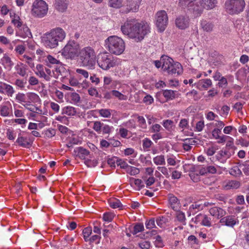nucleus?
Segmentation results:
<instances>
[{
    "label": "nucleus",
    "instance_id": "f257e3e1",
    "mask_svg": "<svg viewBox=\"0 0 249 249\" xmlns=\"http://www.w3.org/2000/svg\"><path fill=\"white\" fill-rule=\"evenodd\" d=\"M122 33L136 42L142 41L150 32V27L147 22H138L135 19H127L121 26Z\"/></svg>",
    "mask_w": 249,
    "mask_h": 249
},
{
    "label": "nucleus",
    "instance_id": "f03ea898",
    "mask_svg": "<svg viewBox=\"0 0 249 249\" xmlns=\"http://www.w3.org/2000/svg\"><path fill=\"white\" fill-rule=\"evenodd\" d=\"M216 0H179V5L183 8H187L195 16L200 15L204 9L214 8Z\"/></svg>",
    "mask_w": 249,
    "mask_h": 249
},
{
    "label": "nucleus",
    "instance_id": "7ed1b4c3",
    "mask_svg": "<svg viewBox=\"0 0 249 249\" xmlns=\"http://www.w3.org/2000/svg\"><path fill=\"white\" fill-rule=\"evenodd\" d=\"M66 35L61 28H55L45 34L42 37V41L46 47L55 48L58 45L59 42H62L65 39Z\"/></svg>",
    "mask_w": 249,
    "mask_h": 249
},
{
    "label": "nucleus",
    "instance_id": "20e7f679",
    "mask_svg": "<svg viewBox=\"0 0 249 249\" xmlns=\"http://www.w3.org/2000/svg\"><path fill=\"white\" fill-rule=\"evenodd\" d=\"M78 57L81 66L90 69L94 68L96 64V53L93 48L88 46L80 49Z\"/></svg>",
    "mask_w": 249,
    "mask_h": 249
},
{
    "label": "nucleus",
    "instance_id": "39448f33",
    "mask_svg": "<svg viewBox=\"0 0 249 249\" xmlns=\"http://www.w3.org/2000/svg\"><path fill=\"white\" fill-rule=\"evenodd\" d=\"M105 45L111 53L116 55L122 54L125 49L124 40L116 36L108 37L105 40Z\"/></svg>",
    "mask_w": 249,
    "mask_h": 249
},
{
    "label": "nucleus",
    "instance_id": "423d86ee",
    "mask_svg": "<svg viewBox=\"0 0 249 249\" xmlns=\"http://www.w3.org/2000/svg\"><path fill=\"white\" fill-rule=\"evenodd\" d=\"M161 59L163 61L162 68L163 71H166L168 74L177 76L182 73L183 68L179 62H174L172 58L167 55H162Z\"/></svg>",
    "mask_w": 249,
    "mask_h": 249
},
{
    "label": "nucleus",
    "instance_id": "0eeeda50",
    "mask_svg": "<svg viewBox=\"0 0 249 249\" xmlns=\"http://www.w3.org/2000/svg\"><path fill=\"white\" fill-rule=\"evenodd\" d=\"M79 45L74 40H70L61 50V54L66 59H73L78 55Z\"/></svg>",
    "mask_w": 249,
    "mask_h": 249
},
{
    "label": "nucleus",
    "instance_id": "6e6552de",
    "mask_svg": "<svg viewBox=\"0 0 249 249\" xmlns=\"http://www.w3.org/2000/svg\"><path fill=\"white\" fill-rule=\"evenodd\" d=\"M245 6L244 0H229L225 2L227 11L231 15L238 14L242 12Z\"/></svg>",
    "mask_w": 249,
    "mask_h": 249
},
{
    "label": "nucleus",
    "instance_id": "1a4fd4ad",
    "mask_svg": "<svg viewBox=\"0 0 249 249\" xmlns=\"http://www.w3.org/2000/svg\"><path fill=\"white\" fill-rule=\"evenodd\" d=\"M97 61L98 66L104 70H107L116 65V61L113 57L106 52L100 53Z\"/></svg>",
    "mask_w": 249,
    "mask_h": 249
},
{
    "label": "nucleus",
    "instance_id": "9d476101",
    "mask_svg": "<svg viewBox=\"0 0 249 249\" xmlns=\"http://www.w3.org/2000/svg\"><path fill=\"white\" fill-rule=\"evenodd\" d=\"M48 7L46 2L43 0H36L32 5V15L37 18H41L47 15Z\"/></svg>",
    "mask_w": 249,
    "mask_h": 249
},
{
    "label": "nucleus",
    "instance_id": "9b49d317",
    "mask_svg": "<svg viewBox=\"0 0 249 249\" xmlns=\"http://www.w3.org/2000/svg\"><path fill=\"white\" fill-rule=\"evenodd\" d=\"M156 25L160 32H163L168 22V18L166 12L164 10H160L157 12L155 15Z\"/></svg>",
    "mask_w": 249,
    "mask_h": 249
},
{
    "label": "nucleus",
    "instance_id": "f8f14e48",
    "mask_svg": "<svg viewBox=\"0 0 249 249\" xmlns=\"http://www.w3.org/2000/svg\"><path fill=\"white\" fill-rule=\"evenodd\" d=\"M92 128L98 133L102 132L103 134H109L111 129V127L109 125L105 124L100 121L94 122Z\"/></svg>",
    "mask_w": 249,
    "mask_h": 249
},
{
    "label": "nucleus",
    "instance_id": "ddd939ff",
    "mask_svg": "<svg viewBox=\"0 0 249 249\" xmlns=\"http://www.w3.org/2000/svg\"><path fill=\"white\" fill-rule=\"evenodd\" d=\"M190 19L187 16H179L175 20V24L177 28L184 30L189 26Z\"/></svg>",
    "mask_w": 249,
    "mask_h": 249
},
{
    "label": "nucleus",
    "instance_id": "4468645a",
    "mask_svg": "<svg viewBox=\"0 0 249 249\" xmlns=\"http://www.w3.org/2000/svg\"><path fill=\"white\" fill-rule=\"evenodd\" d=\"M238 222V219L234 215H228L221 218L220 220V223L222 225L231 228H233Z\"/></svg>",
    "mask_w": 249,
    "mask_h": 249
},
{
    "label": "nucleus",
    "instance_id": "2eb2a0df",
    "mask_svg": "<svg viewBox=\"0 0 249 249\" xmlns=\"http://www.w3.org/2000/svg\"><path fill=\"white\" fill-rule=\"evenodd\" d=\"M234 149H227L223 148L219 151L216 157L218 160H220L222 162H224L225 160H223V158L229 159L234 154Z\"/></svg>",
    "mask_w": 249,
    "mask_h": 249
},
{
    "label": "nucleus",
    "instance_id": "dca6fc26",
    "mask_svg": "<svg viewBox=\"0 0 249 249\" xmlns=\"http://www.w3.org/2000/svg\"><path fill=\"white\" fill-rule=\"evenodd\" d=\"M69 4V0H54L53 6L54 8L60 12L66 11Z\"/></svg>",
    "mask_w": 249,
    "mask_h": 249
},
{
    "label": "nucleus",
    "instance_id": "f3484780",
    "mask_svg": "<svg viewBox=\"0 0 249 249\" xmlns=\"http://www.w3.org/2000/svg\"><path fill=\"white\" fill-rule=\"evenodd\" d=\"M126 1L127 4L125 12L126 13L130 11L135 12L138 10L142 0H126Z\"/></svg>",
    "mask_w": 249,
    "mask_h": 249
},
{
    "label": "nucleus",
    "instance_id": "a211bd4d",
    "mask_svg": "<svg viewBox=\"0 0 249 249\" xmlns=\"http://www.w3.org/2000/svg\"><path fill=\"white\" fill-rule=\"evenodd\" d=\"M0 63L5 69L10 71L14 64L11 60V58L7 53L3 54V57L0 59Z\"/></svg>",
    "mask_w": 249,
    "mask_h": 249
},
{
    "label": "nucleus",
    "instance_id": "6ab92c4d",
    "mask_svg": "<svg viewBox=\"0 0 249 249\" xmlns=\"http://www.w3.org/2000/svg\"><path fill=\"white\" fill-rule=\"evenodd\" d=\"M241 186L239 181L236 180H229L224 183L223 188L225 190L237 189Z\"/></svg>",
    "mask_w": 249,
    "mask_h": 249
},
{
    "label": "nucleus",
    "instance_id": "aec40b11",
    "mask_svg": "<svg viewBox=\"0 0 249 249\" xmlns=\"http://www.w3.org/2000/svg\"><path fill=\"white\" fill-rule=\"evenodd\" d=\"M209 212L212 215L216 217L218 219L226 214L225 211L218 207L211 208L209 210Z\"/></svg>",
    "mask_w": 249,
    "mask_h": 249
},
{
    "label": "nucleus",
    "instance_id": "412c9836",
    "mask_svg": "<svg viewBox=\"0 0 249 249\" xmlns=\"http://www.w3.org/2000/svg\"><path fill=\"white\" fill-rule=\"evenodd\" d=\"M74 151L77 153V156L81 159L86 160V157L88 156H89V158H91L89 151L82 147L77 148Z\"/></svg>",
    "mask_w": 249,
    "mask_h": 249
},
{
    "label": "nucleus",
    "instance_id": "4be33fe9",
    "mask_svg": "<svg viewBox=\"0 0 249 249\" xmlns=\"http://www.w3.org/2000/svg\"><path fill=\"white\" fill-rule=\"evenodd\" d=\"M168 200L171 208L175 211L178 209L179 201L177 197L172 194L168 195Z\"/></svg>",
    "mask_w": 249,
    "mask_h": 249
},
{
    "label": "nucleus",
    "instance_id": "5701e85b",
    "mask_svg": "<svg viewBox=\"0 0 249 249\" xmlns=\"http://www.w3.org/2000/svg\"><path fill=\"white\" fill-rule=\"evenodd\" d=\"M36 74L40 77L44 78L46 81H50L49 76L46 74L43 66L41 64L37 65Z\"/></svg>",
    "mask_w": 249,
    "mask_h": 249
},
{
    "label": "nucleus",
    "instance_id": "b1692460",
    "mask_svg": "<svg viewBox=\"0 0 249 249\" xmlns=\"http://www.w3.org/2000/svg\"><path fill=\"white\" fill-rule=\"evenodd\" d=\"M197 85L200 89L206 90L212 85V82L210 79H202L199 80Z\"/></svg>",
    "mask_w": 249,
    "mask_h": 249
},
{
    "label": "nucleus",
    "instance_id": "393cba45",
    "mask_svg": "<svg viewBox=\"0 0 249 249\" xmlns=\"http://www.w3.org/2000/svg\"><path fill=\"white\" fill-rule=\"evenodd\" d=\"M15 70L17 71V73L22 77L25 76L26 74L27 68L22 63L17 64L15 66Z\"/></svg>",
    "mask_w": 249,
    "mask_h": 249
},
{
    "label": "nucleus",
    "instance_id": "a878e982",
    "mask_svg": "<svg viewBox=\"0 0 249 249\" xmlns=\"http://www.w3.org/2000/svg\"><path fill=\"white\" fill-rule=\"evenodd\" d=\"M16 142L21 146L23 147H29L31 146L32 142H29L26 137H18Z\"/></svg>",
    "mask_w": 249,
    "mask_h": 249
},
{
    "label": "nucleus",
    "instance_id": "bb28decb",
    "mask_svg": "<svg viewBox=\"0 0 249 249\" xmlns=\"http://www.w3.org/2000/svg\"><path fill=\"white\" fill-rule=\"evenodd\" d=\"M176 92L175 90L166 89L163 90L162 94L167 100H173L176 97Z\"/></svg>",
    "mask_w": 249,
    "mask_h": 249
},
{
    "label": "nucleus",
    "instance_id": "cd10ccee",
    "mask_svg": "<svg viewBox=\"0 0 249 249\" xmlns=\"http://www.w3.org/2000/svg\"><path fill=\"white\" fill-rule=\"evenodd\" d=\"M62 113L69 116H73L76 113V110L74 107L68 106L63 108Z\"/></svg>",
    "mask_w": 249,
    "mask_h": 249
},
{
    "label": "nucleus",
    "instance_id": "c85d7f7f",
    "mask_svg": "<svg viewBox=\"0 0 249 249\" xmlns=\"http://www.w3.org/2000/svg\"><path fill=\"white\" fill-rule=\"evenodd\" d=\"M201 25L203 30L207 32H211L214 26L212 23L206 20L203 21Z\"/></svg>",
    "mask_w": 249,
    "mask_h": 249
},
{
    "label": "nucleus",
    "instance_id": "c756f323",
    "mask_svg": "<svg viewBox=\"0 0 249 249\" xmlns=\"http://www.w3.org/2000/svg\"><path fill=\"white\" fill-rule=\"evenodd\" d=\"M229 173L235 177H239L242 175V171L238 166H234L229 170Z\"/></svg>",
    "mask_w": 249,
    "mask_h": 249
},
{
    "label": "nucleus",
    "instance_id": "7c9ffc66",
    "mask_svg": "<svg viewBox=\"0 0 249 249\" xmlns=\"http://www.w3.org/2000/svg\"><path fill=\"white\" fill-rule=\"evenodd\" d=\"M176 217L178 221L182 223L183 225H186V217L185 213L182 211H178L176 213Z\"/></svg>",
    "mask_w": 249,
    "mask_h": 249
},
{
    "label": "nucleus",
    "instance_id": "2f4dec72",
    "mask_svg": "<svg viewBox=\"0 0 249 249\" xmlns=\"http://www.w3.org/2000/svg\"><path fill=\"white\" fill-rule=\"evenodd\" d=\"M123 0H109V5L115 8H119L122 6Z\"/></svg>",
    "mask_w": 249,
    "mask_h": 249
},
{
    "label": "nucleus",
    "instance_id": "473e14b6",
    "mask_svg": "<svg viewBox=\"0 0 249 249\" xmlns=\"http://www.w3.org/2000/svg\"><path fill=\"white\" fill-rule=\"evenodd\" d=\"M4 89L5 93L10 97H12L15 92L13 87L6 83H4Z\"/></svg>",
    "mask_w": 249,
    "mask_h": 249
},
{
    "label": "nucleus",
    "instance_id": "72a5a7b5",
    "mask_svg": "<svg viewBox=\"0 0 249 249\" xmlns=\"http://www.w3.org/2000/svg\"><path fill=\"white\" fill-rule=\"evenodd\" d=\"M144 230V226L142 223H137L133 227V231L132 233L133 235L136 234L137 233L142 231Z\"/></svg>",
    "mask_w": 249,
    "mask_h": 249
},
{
    "label": "nucleus",
    "instance_id": "f704fd0d",
    "mask_svg": "<svg viewBox=\"0 0 249 249\" xmlns=\"http://www.w3.org/2000/svg\"><path fill=\"white\" fill-rule=\"evenodd\" d=\"M111 110L109 109H101L98 111L99 114L104 118H110Z\"/></svg>",
    "mask_w": 249,
    "mask_h": 249
},
{
    "label": "nucleus",
    "instance_id": "c9c22d12",
    "mask_svg": "<svg viewBox=\"0 0 249 249\" xmlns=\"http://www.w3.org/2000/svg\"><path fill=\"white\" fill-rule=\"evenodd\" d=\"M109 206L113 209H121L123 207V205L122 204L120 200L118 199L110 200L109 202Z\"/></svg>",
    "mask_w": 249,
    "mask_h": 249
},
{
    "label": "nucleus",
    "instance_id": "e433bc0d",
    "mask_svg": "<svg viewBox=\"0 0 249 249\" xmlns=\"http://www.w3.org/2000/svg\"><path fill=\"white\" fill-rule=\"evenodd\" d=\"M153 161L156 165H164L165 164L164 157L163 155L155 157L153 159Z\"/></svg>",
    "mask_w": 249,
    "mask_h": 249
},
{
    "label": "nucleus",
    "instance_id": "4c0bfd02",
    "mask_svg": "<svg viewBox=\"0 0 249 249\" xmlns=\"http://www.w3.org/2000/svg\"><path fill=\"white\" fill-rule=\"evenodd\" d=\"M92 232V229L91 227H87L85 228L83 231V234L84 239L86 241L89 240V237L91 234Z\"/></svg>",
    "mask_w": 249,
    "mask_h": 249
},
{
    "label": "nucleus",
    "instance_id": "58836bf2",
    "mask_svg": "<svg viewBox=\"0 0 249 249\" xmlns=\"http://www.w3.org/2000/svg\"><path fill=\"white\" fill-rule=\"evenodd\" d=\"M27 96L30 102H36L39 99L38 96L34 92H28L27 93Z\"/></svg>",
    "mask_w": 249,
    "mask_h": 249
},
{
    "label": "nucleus",
    "instance_id": "ea45409f",
    "mask_svg": "<svg viewBox=\"0 0 249 249\" xmlns=\"http://www.w3.org/2000/svg\"><path fill=\"white\" fill-rule=\"evenodd\" d=\"M126 172L130 175L134 176L139 173V170L136 167L129 166L126 169Z\"/></svg>",
    "mask_w": 249,
    "mask_h": 249
},
{
    "label": "nucleus",
    "instance_id": "a19ab883",
    "mask_svg": "<svg viewBox=\"0 0 249 249\" xmlns=\"http://www.w3.org/2000/svg\"><path fill=\"white\" fill-rule=\"evenodd\" d=\"M10 109L6 106H3L0 107V113L1 116L6 117L9 114Z\"/></svg>",
    "mask_w": 249,
    "mask_h": 249
},
{
    "label": "nucleus",
    "instance_id": "79ce46f5",
    "mask_svg": "<svg viewBox=\"0 0 249 249\" xmlns=\"http://www.w3.org/2000/svg\"><path fill=\"white\" fill-rule=\"evenodd\" d=\"M12 23L18 28L21 27L22 25V23L20 21V18L18 16H15L14 18L12 20Z\"/></svg>",
    "mask_w": 249,
    "mask_h": 249
},
{
    "label": "nucleus",
    "instance_id": "37998d69",
    "mask_svg": "<svg viewBox=\"0 0 249 249\" xmlns=\"http://www.w3.org/2000/svg\"><path fill=\"white\" fill-rule=\"evenodd\" d=\"M84 162L89 167H95L98 163L97 160H91L88 159L85 160Z\"/></svg>",
    "mask_w": 249,
    "mask_h": 249
},
{
    "label": "nucleus",
    "instance_id": "c03bdc74",
    "mask_svg": "<svg viewBox=\"0 0 249 249\" xmlns=\"http://www.w3.org/2000/svg\"><path fill=\"white\" fill-rule=\"evenodd\" d=\"M139 246L142 249H149L151 246L149 241H143L139 243Z\"/></svg>",
    "mask_w": 249,
    "mask_h": 249
},
{
    "label": "nucleus",
    "instance_id": "a18cd8bd",
    "mask_svg": "<svg viewBox=\"0 0 249 249\" xmlns=\"http://www.w3.org/2000/svg\"><path fill=\"white\" fill-rule=\"evenodd\" d=\"M240 167L242 168V170L245 173V174L247 176L249 175V161H246L244 164L240 165Z\"/></svg>",
    "mask_w": 249,
    "mask_h": 249
},
{
    "label": "nucleus",
    "instance_id": "49530a36",
    "mask_svg": "<svg viewBox=\"0 0 249 249\" xmlns=\"http://www.w3.org/2000/svg\"><path fill=\"white\" fill-rule=\"evenodd\" d=\"M134 180V184L136 186H137L139 189L138 190H140L142 188L144 187V184H143V182L142 180L140 179H135L134 178H132L131 179V180Z\"/></svg>",
    "mask_w": 249,
    "mask_h": 249
},
{
    "label": "nucleus",
    "instance_id": "de8ad7c7",
    "mask_svg": "<svg viewBox=\"0 0 249 249\" xmlns=\"http://www.w3.org/2000/svg\"><path fill=\"white\" fill-rule=\"evenodd\" d=\"M47 59L48 61L51 64H54L56 65L57 64H60L61 62L59 60H57L51 55H48L47 56Z\"/></svg>",
    "mask_w": 249,
    "mask_h": 249
},
{
    "label": "nucleus",
    "instance_id": "09e8293b",
    "mask_svg": "<svg viewBox=\"0 0 249 249\" xmlns=\"http://www.w3.org/2000/svg\"><path fill=\"white\" fill-rule=\"evenodd\" d=\"M201 223L205 226L210 227L211 226V218L208 217L206 215H203V218Z\"/></svg>",
    "mask_w": 249,
    "mask_h": 249
},
{
    "label": "nucleus",
    "instance_id": "8fccbe9b",
    "mask_svg": "<svg viewBox=\"0 0 249 249\" xmlns=\"http://www.w3.org/2000/svg\"><path fill=\"white\" fill-rule=\"evenodd\" d=\"M56 131L54 129L49 128L45 131V135L48 138H52L55 135Z\"/></svg>",
    "mask_w": 249,
    "mask_h": 249
},
{
    "label": "nucleus",
    "instance_id": "3c124183",
    "mask_svg": "<svg viewBox=\"0 0 249 249\" xmlns=\"http://www.w3.org/2000/svg\"><path fill=\"white\" fill-rule=\"evenodd\" d=\"M114 217L113 213H106L103 215V219L105 221L110 222L112 220Z\"/></svg>",
    "mask_w": 249,
    "mask_h": 249
},
{
    "label": "nucleus",
    "instance_id": "603ef678",
    "mask_svg": "<svg viewBox=\"0 0 249 249\" xmlns=\"http://www.w3.org/2000/svg\"><path fill=\"white\" fill-rule=\"evenodd\" d=\"M112 93L113 96L118 98L120 100H123L125 99V96L117 90H113Z\"/></svg>",
    "mask_w": 249,
    "mask_h": 249
},
{
    "label": "nucleus",
    "instance_id": "864d4df0",
    "mask_svg": "<svg viewBox=\"0 0 249 249\" xmlns=\"http://www.w3.org/2000/svg\"><path fill=\"white\" fill-rule=\"evenodd\" d=\"M173 124V122L171 120H166L163 123V126L167 130H170L172 128Z\"/></svg>",
    "mask_w": 249,
    "mask_h": 249
},
{
    "label": "nucleus",
    "instance_id": "5fc2aeb1",
    "mask_svg": "<svg viewBox=\"0 0 249 249\" xmlns=\"http://www.w3.org/2000/svg\"><path fill=\"white\" fill-rule=\"evenodd\" d=\"M188 240L191 245H198V240L194 235H190L188 237Z\"/></svg>",
    "mask_w": 249,
    "mask_h": 249
},
{
    "label": "nucleus",
    "instance_id": "6e6d98bb",
    "mask_svg": "<svg viewBox=\"0 0 249 249\" xmlns=\"http://www.w3.org/2000/svg\"><path fill=\"white\" fill-rule=\"evenodd\" d=\"M71 101L74 103H77L80 101V97L79 95L76 92L72 93L71 95Z\"/></svg>",
    "mask_w": 249,
    "mask_h": 249
},
{
    "label": "nucleus",
    "instance_id": "4d7b16f0",
    "mask_svg": "<svg viewBox=\"0 0 249 249\" xmlns=\"http://www.w3.org/2000/svg\"><path fill=\"white\" fill-rule=\"evenodd\" d=\"M166 219L163 217H159L156 219V222L157 225L160 227H162L163 225L166 223Z\"/></svg>",
    "mask_w": 249,
    "mask_h": 249
},
{
    "label": "nucleus",
    "instance_id": "13d9d810",
    "mask_svg": "<svg viewBox=\"0 0 249 249\" xmlns=\"http://www.w3.org/2000/svg\"><path fill=\"white\" fill-rule=\"evenodd\" d=\"M89 94L91 96H95L96 97L101 98L98 92L95 88H90L88 89Z\"/></svg>",
    "mask_w": 249,
    "mask_h": 249
},
{
    "label": "nucleus",
    "instance_id": "bf43d9fd",
    "mask_svg": "<svg viewBox=\"0 0 249 249\" xmlns=\"http://www.w3.org/2000/svg\"><path fill=\"white\" fill-rule=\"evenodd\" d=\"M145 226L147 229H152L155 227V220L154 218L150 219L145 223Z\"/></svg>",
    "mask_w": 249,
    "mask_h": 249
},
{
    "label": "nucleus",
    "instance_id": "052dcab7",
    "mask_svg": "<svg viewBox=\"0 0 249 249\" xmlns=\"http://www.w3.org/2000/svg\"><path fill=\"white\" fill-rule=\"evenodd\" d=\"M116 164H117V165L120 166V167L121 168L123 169H127L128 168V167L129 166L125 161H123L122 160H117Z\"/></svg>",
    "mask_w": 249,
    "mask_h": 249
},
{
    "label": "nucleus",
    "instance_id": "680f3d73",
    "mask_svg": "<svg viewBox=\"0 0 249 249\" xmlns=\"http://www.w3.org/2000/svg\"><path fill=\"white\" fill-rule=\"evenodd\" d=\"M221 133V129L219 128H214L212 131V135L215 139L220 138V134Z\"/></svg>",
    "mask_w": 249,
    "mask_h": 249
},
{
    "label": "nucleus",
    "instance_id": "e2e57ef3",
    "mask_svg": "<svg viewBox=\"0 0 249 249\" xmlns=\"http://www.w3.org/2000/svg\"><path fill=\"white\" fill-rule=\"evenodd\" d=\"M152 142L147 138H145L143 140L142 146L144 149L150 147Z\"/></svg>",
    "mask_w": 249,
    "mask_h": 249
},
{
    "label": "nucleus",
    "instance_id": "0e129e2a",
    "mask_svg": "<svg viewBox=\"0 0 249 249\" xmlns=\"http://www.w3.org/2000/svg\"><path fill=\"white\" fill-rule=\"evenodd\" d=\"M201 207V205L198 204L197 202H195L194 204H192L189 207V211L192 212L195 209H197L198 210H202V208Z\"/></svg>",
    "mask_w": 249,
    "mask_h": 249
},
{
    "label": "nucleus",
    "instance_id": "69168bd1",
    "mask_svg": "<svg viewBox=\"0 0 249 249\" xmlns=\"http://www.w3.org/2000/svg\"><path fill=\"white\" fill-rule=\"evenodd\" d=\"M155 244L156 247H163V243L161 237L160 235H157L156 237V241Z\"/></svg>",
    "mask_w": 249,
    "mask_h": 249
},
{
    "label": "nucleus",
    "instance_id": "338daca9",
    "mask_svg": "<svg viewBox=\"0 0 249 249\" xmlns=\"http://www.w3.org/2000/svg\"><path fill=\"white\" fill-rule=\"evenodd\" d=\"M16 100L20 102H25V95L24 93H18L16 97Z\"/></svg>",
    "mask_w": 249,
    "mask_h": 249
},
{
    "label": "nucleus",
    "instance_id": "774afa93",
    "mask_svg": "<svg viewBox=\"0 0 249 249\" xmlns=\"http://www.w3.org/2000/svg\"><path fill=\"white\" fill-rule=\"evenodd\" d=\"M28 81H29V84L31 86L36 85L38 84V79L34 76H31L29 78Z\"/></svg>",
    "mask_w": 249,
    "mask_h": 249
}]
</instances>
